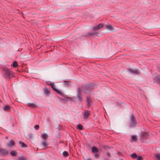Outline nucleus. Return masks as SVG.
<instances>
[{"instance_id":"f257e3e1","label":"nucleus","mask_w":160,"mask_h":160,"mask_svg":"<svg viewBox=\"0 0 160 160\" xmlns=\"http://www.w3.org/2000/svg\"><path fill=\"white\" fill-rule=\"evenodd\" d=\"M2 69L4 72V76L7 79H9L14 77V73L8 68L7 67L4 66L3 67Z\"/></svg>"},{"instance_id":"f03ea898","label":"nucleus","mask_w":160,"mask_h":160,"mask_svg":"<svg viewBox=\"0 0 160 160\" xmlns=\"http://www.w3.org/2000/svg\"><path fill=\"white\" fill-rule=\"evenodd\" d=\"M93 86L92 84L86 85L83 88L84 92L86 93H89L93 89Z\"/></svg>"},{"instance_id":"7ed1b4c3","label":"nucleus","mask_w":160,"mask_h":160,"mask_svg":"<svg viewBox=\"0 0 160 160\" xmlns=\"http://www.w3.org/2000/svg\"><path fill=\"white\" fill-rule=\"evenodd\" d=\"M82 90L81 88H79L78 89V93L77 94V98L78 100L81 101L82 99V96L81 94Z\"/></svg>"},{"instance_id":"20e7f679","label":"nucleus","mask_w":160,"mask_h":160,"mask_svg":"<svg viewBox=\"0 0 160 160\" xmlns=\"http://www.w3.org/2000/svg\"><path fill=\"white\" fill-rule=\"evenodd\" d=\"M137 123L135 122V118L133 115H132L130 118V123L129 126L132 127L136 126Z\"/></svg>"},{"instance_id":"39448f33","label":"nucleus","mask_w":160,"mask_h":160,"mask_svg":"<svg viewBox=\"0 0 160 160\" xmlns=\"http://www.w3.org/2000/svg\"><path fill=\"white\" fill-rule=\"evenodd\" d=\"M8 151L0 148V155L2 156H6L8 155Z\"/></svg>"},{"instance_id":"423d86ee","label":"nucleus","mask_w":160,"mask_h":160,"mask_svg":"<svg viewBox=\"0 0 160 160\" xmlns=\"http://www.w3.org/2000/svg\"><path fill=\"white\" fill-rule=\"evenodd\" d=\"M50 85L51 86L52 88V89L57 92L58 93H59V94H61L62 93L59 90H58L55 87V86L54 85V83H50Z\"/></svg>"},{"instance_id":"0eeeda50","label":"nucleus","mask_w":160,"mask_h":160,"mask_svg":"<svg viewBox=\"0 0 160 160\" xmlns=\"http://www.w3.org/2000/svg\"><path fill=\"white\" fill-rule=\"evenodd\" d=\"M103 27V25L102 24H100L98 26L94 27L93 28V30L94 31H97L98 29L102 28Z\"/></svg>"},{"instance_id":"6e6552de","label":"nucleus","mask_w":160,"mask_h":160,"mask_svg":"<svg viewBox=\"0 0 160 160\" xmlns=\"http://www.w3.org/2000/svg\"><path fill=\"white\" fill-rule=\"evenodd\" d=\"M90 114V112L88 111H85L83 114L84 118L85 119H87Z\"/></svg>"},{"instance_id":"1a4fd4ad","label":"nucleus","mask_w":160,"mask_h":160,"mask_svg":"<svg viewBox=\"0 0 160 160\" xmlns=\"http://www.w3.org/2000/svg\"><path fill=\"white\" fill-rule=\"evenodd\" d=\"M154 80L160 84V75H158L154 78Z\"/></svg>"},{"instance_id":"9d476101","label":"nucleus","mask_w":160,"mask_h":160,"mask_svg":"<svg viewBox=\"0 0 160 160\" xmlns=\"http://www.w3.org/2000/svg\"><path fill=\"white\" fill-rule=\"evenodd\" d=\"M87 107L88 108H89L91 105V102L90 100V99L88 97H87Z\"/></svg>"},{"instance_id":"9b49d317","label":"nucleus","mask_w":160,"mask_h":160,"mask_svg":"<svg viewBox=\"0 0 160 160\" xmlns=\"http://www.w3.org/2000/svg\"><path fill=\"white\" fill-rule=\"evenodd\" d=\"M50 88H46L44 90V93L46 95H48L50 92Z\"/></svg>"},{"instance_id":"f8f14e48","label":"nucleus","mask_w":160,"mask_h":160,"mask_svg":"<svg viewBox=\"0 0 160 160\" xmlns=\"http://www.w3.org/2000/svg\"><path fill=\"white\" fill-rule=\"evenodd\" d=\"M128 71H130L131 73L135 74H139V72L138 70H133L131 69H129Z\"/></svg>"},{"instance_id":"ddd939ff","label":"nucleus","mask_w":160,"mask_h":160,"mask_svg":"<svg viewBox=\"0 0 160 160\" xmlns=\"http://www.w3.org/2000/svg\"><path fill=\"white\" fill-rule=\"evenodd\" d=\"M3 110L5 111H8L10 109V107L8 105L4 106L3 107Z\"/></svg>"},{"instance_id":"4468645a","label":"nucleus","mask_w":160,"mask_h":160,"mask_svg":"<svg viewBox=\"0 0 160 160\" xmlns=\"http://www.w3.org/2000/svg\"><path fill=\"white\" fill-rule=\"evenodd\" d=\"M15 143L13 140H11L9 141V143L8 144V145L9 147H11L14 145Z\"/></svg>"},{"instance_id":"2eb2a0df","label":"nucleus","mask_w":160,"mask_h":160,"mask_svg":"<svg viewBox=\"0 0 160 160\" xmlns=\"http://www.w3.org/2000/svg\"><path fill=\"white\" fill-rule=\"evenodd\" d=\"M137 138L136 135L131 136V142H136L137 140Z\"/></svg>"},{"instance_id":"dca6fc26","label":"nucleus","mask_w":160,"mask_h":160,"mask_svg":"<svg viewBox=\"0 0 160 160\" xmlns=\"http://www.w3.org/2000/svg\"><path fill=\"white\" fill-rule=\"evenodd\" d=\"M92 152H98V150L97 148L94 147L92 148Z\"/></svg>"},{"instance_id":"f3484780","label":"nucleus","mask_w":160,"mask_h":160,"mask_svg":"<svg viewBox=\"0 0 160 160\" xmlns=\"http://www.w3.org/2000/svg\"><path fill=\"white\" fill-rule=\"evenodd\" d=\"M41 144L44 147H46L48 145V144L47 143V141L46 140L44 142H41Z\"/></svg>"},{"instance_id":"a211bd4d","label":"nucleus","mask_w":160,"mask_h":160,"mask_svg":"<svg viewBox=\"0 0 160 160\" xmlns=\"http://www.w3.org/2000/svg\"><path fill=\"white\" fill-rule=\"evenodd\" d=\"M19 144L21 145V147L22 148H25L27 147V146L24 142H22L21 141L19 142Z\"/></svg>"},{"instance_id":"6ab92c4d","label":"nucleus","mask_w":160,"mask_h":160,"mask_svg":"<svg viewBox=\"0 0 160 160\" xmlns=\"http://www.w3.org/2000/svg\"><path fill=\"white\" fill-rule=\"evenodd\" d=\"M10 153L11 155L13 156H16L17 153L16 151H12L10 152Z\"/></svg>"},{"instance_id":"aec40b11","label":"nucleus","mask_w":160,"mask_h":160,"mask_svg":"<svg viewBox=\"0 0 160 160\" xmlns=\"http://www.w3.org/2000/svg\"><path fill=\"white\" fill-rule=\"evenodd\" d=\"M42 137L44 139H46L48 137L47 134L45 133H43L42 134Z\"/></svg>"},{"instance_id":"412c9836","label":"nucleus","mask_w":160,"mask_h":160,"mask_svg":"<svg viewBox=\"0 0 160 160\" xmlns=\"http://www.w3.org/2000/svg\"><path fill=\"white\" fill-rule=\"evenodd\" d=\"M63 155L65 157L68 156L69 155L68 152L67 151H64L63 152Z\"/></svg>"},{"instance_id":"4be33fe9","label":"nucleus","mask_w":160,"mask_h":160,"mask_svg":"<svg viewBox=\"0 0 160 160\" xmlns=\"http://www.w3.org/2000/svg\"><path fill=\"white\" fill-rule=\"evenodd\" d=\"M106 28L109 30H112L113 29V27L111 25H107L106 26Z\"/></svg>"},{"instance_id":"5701e85b","label":"nucleus","mask_w":160,"mask_h":160,"mask_svg":"<svg viewBox=\"0 0 160 160\" xmlns=\"http://www.w3.org/2000/svg\"><path fill=\"white\" fill-rule=\"evenodd\" d=\"M18 65V63L16 61H15L13 62L12 66L13 68H16Z\"/></svg>"},{"instance_id":"b1692460","label":"nucleus","mask_w":160,"mask_h":160,"mask_svg":"<svg viewBox=\"0 0 160 160\" xmlns=\"http://www.w3.org/2000/svg\"><path fill=\"white\" fill-rule=\"evenodd\" d=\"M28 105L29 107H36V105L32 103H28Z\"/></svg>"},{"instance_id":"393cba45","label":"nucleus","mask_w":160,"mask_h":160,"mask_svg":"<svg viewBox=\"0 0 160 160\" xmlns=\"http://www.w3.org/2000/svg\"><path fill=\"white\" fill-rule=\"evenodd\" d=\"M77 128L79 129L80 130H82L83 128V126L81 124L78 125Z\"/></svg>"},{"instance_id":"a878e982","label":"nucleus","mask_w":160,"mask_h":160,"mask_svg":"<svg viewBox=\"0 0 160 160\" xmlns=\"http://www.w3.org/2000/svg\"><path fill=\"white\" fill-rule=\"evenodd\" d=\"M131 156L133 158H136L137 156V154L135 153H133V154H131Z\"/></svg>"},{"instance_id":"bb28decb","label":"nucleus","mask_w":160,"mask_h":160,"mask_svg":"<svg viewBox=\"0 0 160 160\" xmlns=\"http://www.w3.org/2000/svg\"><path fill=\"white\" fill-rule=\"evenodd\" d=\"M64 84L65 86H68V85H69V82H70L69 81H64Z\"/></svg>"},{"instance_id":"cd10ccee","label":"nucleus","mask_w":160,"mask_h":160,"mask_svg":"<svg viewBox=\"0 0 160 160\" xmlns=\"http://www.w3.org/2000/svg\"><path fill=\"white\" fill-rule=\"evenodd\" d=\"M155 157L157 160H160V155L158 154H155Z\"/></svg>"},{"instance_id":"c85d7f7f","label":"nucleus","mask_w":160,"mask_h":160,"mask_svg":"<svg viewBox=\"0 0 160 160\" xmlns=\"http://www.w3.org/2000/svg\"><path fill=\"white\" fill-rule=\"evenodd\" d=\"M147 136V134L145 133H142V138H145Z\"/></svg>"},{"instance_id":"c756f323","label":"nucleus","mask_w":160,"mask_h":160,"mask_svg":"<svg viewBox=\"0 0 160 160\" xmlns=\"http://www.w3.org/2000/svg\"><path fill=\"white\" fill-rule=\"evenodd\" d=\"M137 160H142V158L140 156H138L137 157Z\"/></svg>"},{"instance_id":"7c9ffc66","label":"nucleus","mask_w":160,"mask_h":160,"mask_svg":"<svg viewBox=\"0 0 160 160\" xmlns=\"http://www.w3.org/2000/svg\"><path fill=\"white\" fill-rule=\"evenodd\" d=\"M34 128L35 130H38L39 128V126L38 125H36L34 126Z\"/></svg>"},{"instance_id":"2f4dec72","label":"nucleus","mask_w":160,"mask_h":160,"mask_svg":"<svg viewBox=\"0 0 160 160\" xmlns=\"http://www.w3.org/2000/svg\"><path fill=\"white\" fill-rule=\"evenodd\" d=\"M103 148L106 150H107L109 148L108 146H103Z\"/></svg>"},{"instance_id":"473e14b6","label":"nucleus","mask_w":160,"mask_h":160,"mask_svg":"<svg viewBox=\"0 0 160 160\" xmlns=\"http://www.w3.org/2000/svg\"><path fill=\"white\" fill-rule=\"evenodd\" d=\"M95 34V33H88V35H92Z\"/></svg>"},{"instance_id":"72a5a7b5","label":"nucleus","mask_w":160,"mask_h":160,"mask_svg":"<svg viewBox=\"0 0 160 160\" xmlns=\"http://www.w3.org/2000/svg\"><path fill=\"white\" fill-rule=\"evenodd\" d=\"M99 154H94V156L96 158H98L99 157Z\"/></svg>"},{"instance_id":"f704fd0d","label":"nucleus","mask_w":160,"mask_h":160,"mask_svg":"<svg viewBox=\"0 0 160 160\" xmlns=\"http://www.w3.org/2000/svg\"><path fill=\"white\" fill-rule=\"evenodd\" d=\"M18 160H25V159L23 158H19Z\"/></svg>"},{"instance_id":"c9c22d12","label":"nucleus","mask_w":160,"mask_h":160,"mask_svg":"<svg viewBox=\"0 0 160 160\" xmlns=\"http://www.w3.org/2000/svg\"><path fill=\"white\" fill-rule=\"evenodd\" d=\"M107 155L108 156H109V153H107Z\"/></svg>"},{"instance_id":"e433bc0d","label":"nucleus","mask_w":160,"mask_h":160,"mask_svg":"<svg viewBox=\"0 0 160 160\" xmlns=\"http://www.w3.org/2000/svg\"><path fill=\"white\" fill-rule=\"evenodd\" d=\"M87 160H91V159H88Z\"/></svg>"},{"instance_id":"4c0bfd02","label":"nucleus","mask_w":160,"mask_h":160,"mask_svg":"<svg viewBox=\"0 0 160 160\" xmlns=\"http://www.w3.org/2000/svg\"><path fill=\"white\" fill-rule=\"evenodd\" d=\"M117 104H118V105H120V104H118V103H117Z\"/></svg>"},{"instance_id":"58836bf2","label":"nucleus","mask_w":160,"mask_h":160,"mask_svg":"<svg viewBox=\"0 0 160 160\" xmlns=\"http://www.w3.org/2000/svg\"><path fill=\"white\" fill-rule=\"evenodd\" d=\"M49 120V119H47V121L48 122Z\"/></svg>"},{"instance_id":"ea45409f","label":"nucleus","mask_w":160,"mask_h":160,"mask_svg":"<svg viewBox=\"0 0 160 160\" xmlns=\"http://www.w3.org/2000/svg\"><path fill=\"white\" fill-rule=\"evenodd\" d=\"M48 85H50V84L48 83Z\"/></svg>"},{"instance_id":"a19ab883","label":"nucleus","mask_w":160,"mask_h":160,"mask_svg":"<svg viewBox=\"0 0 160 160\" xmlns=\"http://www.w3.org/2000/svg\"><path fill=\"white\" fill-rule=\"evenodd\" d=\"M6 138H8V137H6Z\"/></svg>"}]
</instances>
